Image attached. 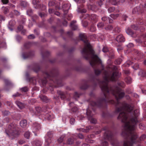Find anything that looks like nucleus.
Listing matches in <instances>:
<instances>
[{
    "label": "nucleus",
    "mask_w": 146,
    "mask_h": 146,
    "mask_svg": "<svg viewBox=\"0 0 146 146\" xmlns=\"http://www.w3.org/2000/svg\"><path fill=\"white\" fill-rule=\"evenodd\" d=\"M137 58L139 60L141 58H143L144 56L143 53L141 52H138L137 54Z\"/></svg>",
    "instance_id": "b1692460"
},
{
    "label": "nucleus",
    "mask_w": 146,
    "mask_h": 146,
    "mask_svg": "<svg viewBox=\"0 0 146 146\" xmlns=\"http://www.w3.org/2000/svg\"><path fill=\"white\" fill-rule=\"evenodd\" d=\"M117 2L116 1V0H112L111 3L112 5H115L117 4Z\"/></svg>",
    "instance_id": "338daca9"
},
{
    "label": "nucleus",
    "mask_w": 146,
    "mask_h": 146,
    "mask_svg": "<svg viewBox=\"0 0 146 146\" xmlns=\"http://www.w3.org/2000/svg\"><path fill=\"white\" fill-rule=\"evenodd\" d=\"M77 130H80V131H82L84 132H85V133H87L88 132V130H86L85 129H77Z\"/></svg>",
    "instance_id": "052dcab7"
},
{
    "label": "nucleus",
    "mask_w": 146,
    "mask_h": 146,
    "mask_svg": "<svg viewBox=\"0 0 146 146\" xmlns=\"http://www.w3.org/2000/svg\"><path fill=\"white\" fill-rule=\"evenodd\" d=\"M76 23V21H72L70 23V26L71 27L72 29L73 30H76L78 28V27L77 25L75 24Z\"/></svg>",
    "instance_id": "2eb2a0df"
},
{
    "label": "nucleus",
    "mask_w": 146,
    "mask_h": 146,
    "mask_svg": "<svg viewBox=\"0 0 146 146\" xmlns=\"http://www.w3.org/2000/svg\"><path fill=\"white\" fill-rule=\"evenodd\" d=\"M146 138V135L145 134H143L140 137L141 141L143 140Z\"/></svg>",
    "instance_id": "09e8293b"
},
{
    "label": "nucleus",
    "mask_w": 146,
    "mask_h": 146,
    "mask_svg": "<svg viewBox=\"0 0 146 146\" xmlns=\"http://www.w3.org/2000/svg\"><path fill=\"white\" fill-rule=\"evenodd\" d=\"M116 40L119 42H124L125 40L122 35H119L116 37Z\"/></svg>",
    "instance_id": "9b49d317"
},
{
    "label": "nucleus",
    "mask_w": 146,
    "mask_h": 146,
    "mask_svg": "<svg viewBox=\"0 0 146 146\" xmlns=\"http://www.w3.org/2000/svg\"><path fill=\"white\" fill-rule=\"evenodd\" d=\"M35 109L36 111V112H37V113H40L42 111V109L40 107H36Z\"/></svg>",
    "instance_id": "58836bf2"
},
{
    "label": "nucleus",
    "mask_w": 146,
    "mask_h": 146,
    "mask_svg": "<svg viewBox=\"0 0 146 146\" xmlns=\"http://www.w3.org/2000/svg\"><path fill=\"white\" fill-rule=\"evenodd\" d=\"M12 13H14L15 15L16 16L19 15L20 14V13L19 12L16 10H14L13 12H12L10 14V15H11V14Z\"/></svg>",
    "instance_id": "a19ab883"
},
{
    "label": "nucleus",
    "mask_w": 146,
    "mask_h": 146,
    "mask_svg": "<svg viewBox=\"0 0 146 146\" xmlns=\"http://www.w3.org/2000/svg\"><path fill=\"white\" fill-rule=\"evenodd\" d=\"M74 142V139L72 138H69L68 139L67 143L68 144H72Z\"/></svg>",
    "instance_id": "c85d7f7f"
},
{
    "label": "nucleus",
    "mask_w": 146,
    "mask_h": 146,
    "mask_svg": "<svg viewBox=\"0 0 146 146\" xmlns=\"http://www.w3.org/2000/svg\"><path fill=\"white\" fill-rule=\"evenodd\" d=\"M2 9L4 14H6L9 12V9L8 8L5 7H3Z\"/></svg>",
    "instance_id": "f704fd0d"
},
{
    "label": "nucleus",
    "mask_w": 146,
    "mask_h": 146,
    "mask_svg": "<svg viewBox=\"0 0 146 146\" xmlns=\"http://www.w3.org/2000/svg\"><path fill=\"white\" fill-rule=\"evenodd\" d=\"M70 6L68 4H64L62 6V8L64 10L67 12L70 8Z\"/></svg>",
    "instance_id": "412c9836"
},
{
    "label": "nucleus",
    "mask_w": 146,
    "mask_h": 146,
    "mask_svg": "<svg viewBox=\"0 0 146 146\" xmlns=\"http://www.w3.org/2000/svg\"><path fill=\"white\" fill-rule=\"evenodd\" d=\"M114 31L115 33H119L121 31L120 29L118 27H116L114 30Z\"/></svg>",
    "instance_id": "4c0bfd02"
},
{
    "label": "nucleus",
    "mask_w": 146,
    "mask_h": 146,
    "mask_svg": "<svg viewBox=\"0 0 146 146\" xmlns=\"http://www.w3.org/2000/svg\"><path fill=\"white\" fill-rule=\"evenodd\" d=\"M71 110L73 112H76L78 111V109L76 107L74 106L72 108Z\"/></svg>",
    "instance_id": "a18cd8bd"
},
{
    "label": "nucleus",
    "mask_w": 146,
    "mask_h": 146,
    "mask_svg": "<svg viewBox=\"0 0 146 146\" xmlns=\"http://www.w3.org/2000/svg\"><path fill=\"white\" fill-rule=\"evenodd\" d=\"M33 129L35 131H37L40 129V124L37 123H35L33 125Z\"/></svg>",
    "instance_id": "4468645a"
},
{
    "label": "nucleus",
    "mask_w": 146,
    "mask_h": 146,
    "mask_svg": "<svg viewBox=\"0 0 146 146\" xmlns=\"http://www.w3.org/2000/svg\"><path fill=\"white\" fill-rule=\"evenodd\" d=\"M126 33L129 35H132L133 32L129 28H128L126 31Z\"/></svg>",
    "instance_id": "72a5a7b5"
},
{
    "label": "nucleus",
    "mask_w": 146,
    "mask_h": 146,
    "mask_svg": "<svg viewBox=\"0 0 146 146\" xmlns=\"http://www.w3.org/2000/svg\"><path fill=\"white\" fill-rule=\"evenodd\" d=\"M102 20L104 21H108V20L109 21V23H111L113 22V20L109 18H107V17L104 16L103 17H102Z\"/></svg>",
    "instance_id": "4be33fe9"
},
{
    "label": "nucleus",
    "mask_w": 146,
    "mask_h": 146,
    "mask_svg": "<svg viewBox=\"0 0 146 146\" xmlns=\"http://www.w3.org/2000/svg\"><path fill=\"white\" fill-rule=\"evenodd\" d=\"M114 8L113 7H110L108 9V12L110 13L114 11Z\"/></svg>",
    "instance_id": "13d9d810"
},
{
    "label": "nucleus",
    "mask_w": 146,
    "mask_h": 146,
    "mask_svg": "<svg viewBox=\"0 0 146 146\" xmlns=\"http://www.w3.org/2000/svg\"><path fill=\"white\" fill-rule=\"evenodd\" d=\"M41 100L43 102H47L48 101V99L47 98V97L43 95H40L39 96Z\"/></svg>",
    "instance_id": "a211bd4d"
},
{
    "label": "nucleus",
    "mask_w": 146,
    "mask_h": 146,
    "mask_svg": "<svg viewBox=\"0 0 146 146\" xmlns=\"http://www.w3.org/2000/svg\"><path fill=\"white\" fill-rule=\"evenodd\" d=\"M108 51V49L106 47H103V48L102 49V51L104 52H107Z\"/></svg>",
    "instance_id": "e2e57ef3"
},
{
    "label": "nucleus",
    "mask_w": 146,
    "mask_h": 146,
    "mask_svg": "<svg viewBox=\"0 0 146 146\" xmlns=\"http://www.w3.org/2000/svg\"><path fill=\"white\" fill-rule=\"evenodd\" d=\"M9 24L10 26H13L15 24V21L14 20L11 21L9 22Z\"/></svg>",
    "instance_id": "603ef678"
},
{
    "label": "nucleus",
    "mask_w": 146,
    "mask_h": 146,
    "mask_svg": "<svg viewBox=\"0 0 146 146\" xmlns=\"http://www.w3.org/2000/svg\"><path fill=\"white\" fill-rule=\"evenodd\" d=\"M7 104L8 106L9 107L12 108L13 107V105L12 103L10 102H7Z\"/></svg>",
    "instance_id": "49530a36"
},
{
    "label": "nucleus",
    "mask_w": 146,
    "mask_h": 146,
    "mask_svg": "<svg viewBox=\"0 0 146 146\" xmlns=\"http://www.w3.org/2000/svg\"><path fill=\"white\" fill-rule=\"evenodd\" d=\"M55 72V69H54L50 71L49 72H44V74L46 78H49L51 76H53Z\"/></svg>",
    "instance_id": "6e6552de"
},
{
    "label": "nucleus",
    "mask_w": 146,
    "mask_h": 146,
    "mask_svg": "<svg viewBox=\"0 0 146 146\" xmlns=\"http://www.w3.org/2000/svg\"><path fill=\"white\" fill-rule=\"evenodd\" d=\"M103 130L104 131L103 136V139L111 141V144L113 146H119L116 141L113 138V135L111 132L109 131L107 127H105L103 128ZM132 143H129L128 140H124L123 146H132Z\"/></svg>",
    "instance_id": "20e7f679"
},
{
    "label": "nucleus",
    "mask_w": 146,
    "mask_h": 146,
    "mask_svg": "<svg viewBox=\"0 0 146 146\" xmlns=\"http://www.w3.org/2000/svg\"><path fill=\"white\" fill-rule=\"evenodd\" d=\"M140 10V8L139 7H137L135 8L133 10L132 12L133 13L135 14V13H139V11Z\"/></svg>",
    "instance_id": "393cba45"
},
{
    "label": "nucleus",
    "mask_w": 146,
    "mask_h": 146,
    "mask_svg": "<svg viewBox=\"0 0 146 146\" xmlns=\"http://www.w3.org/2000/svg\"><path fill=\"white\" fill-rule=\"evenodd\" d=\"M39 0H33V3L34 5L38 4V3H39Z\"/></svg>",
    "instance_id": "4d7b16f0"
},
{
    "label": "nucleus",
    "mask_w": 146,
    "mask_h": 146,
    "mask_svg": "<svg viewBox=\"0 0 146 146\" xmlns=\"http://www.w3.org/2000/svg\"><path fill=\"white\" fill-rule=\"evenodd\" d=\"M20 126L23 128L26 127L27 125V121L26 120L21 121L20 122Z\"/></svg>",
    "instance_id": "f3484780"
},
{
    "label": "nucleus",
    "mask_w": 146,
    "mask_h": 146,
    "mask_svg": "<svg viewBox=\"0 0 146 146\" xmlns=\"http://www.w3.org/2000/svg\"><path fill=\"white\" fill-rule=\"evenodd\" d=\"M80 95L77 92H75L74 95V98L76 99V98H79Z\"/></svg>",
    "instance_id": "c03bdc74"
},
{
    "label": "nucleus",
    "mask_w": 146,
    "mask_h": 146,
    "mask_svg": "<svg viewBox=\"0 0 146 146\" xmlns=\"http://www.w3.org/2000/svg\"><path fill=\"white\" fill-rule=\"evenodd\" d=\"M81 40L83 41L85 44V47L83 48L82 53L84 57L87 60H89L90 65L94 68L98 67V66H100L101 70L98 68L94 69L95 74L98 75L104 69V66L102 61L98 56L94 54V52L92 49L88 40L86 39V36L84 34H80L79 35Z\"/></svg>",
    "instance_id": "7ed1b4c3"
},
{
    "label": "nucleus",
    "mask_w": 146,
    "mask_h": 146,
    "mask_svg": "<svg viewBox=\"0 0 146 146\" xmlns=\"http://www.w3.org/2000/svg\"><path fill=\"white\" fill-rule=\"evenodd\" d=\"M112 29V27L111 25H108L105 28V29L107 30H111Z\"/></svg>",
    "instance_id": "3c124183"
},
{
    "label": "nucleus",
    "mask_w": 146,
    "mask_h": 146,
    "mask_svg": "<svg viewBox=\"0 0 146 146\" xmlns=\"http://www.w3.org/2000/svg\"><path fill=\"white\" fill-rule=\"evenodd\" d=\"M23 26L22 25H19L18 27V30L19 31H20L23 30Z\"/></svg>",
    "instance_id": "bf43d9fd"
},
{
    "label": "nucleus",
    "mask_w": 146,
    "mask_h": 146,
    "mask_svg": "<svg viewBox=\"0 0 146 146\" xmlns=\"http://www.w3.org/2000/svg\"><path fill=\"white\" fill-rule=\"evenodd\" d=\"M33 144L35 146H41L42 145V143L39 140H36L34 141Z\"/></svg>",
    "instance_id": "5701e85b"
},
{
    "label": "nucleus",
    "mask_w": 146,
    "mask_h": 146,
    "mask_svg": "<svg viewBox=\"0 0 146 146\" xmlns=\"http://www.w3.org/2000/svg\"><path fill=\"white\" fill-rule=\"evenodd\" d=\"M32 11L31 9H29L27 11V14L29 15H30L32 13Z\"/></svg>",
    "instance_id": "5fc2aeb1"
},
{
    "label": "nucleus",
    "mask_w": 146,
    "mask_h": 146,
    "mask_svg": "<svg viewBox=\"0 0 146 146\" xmlns=\"http://www.w3.org/2000/svg\"><path fill=\"white\" fill-rule=\"evenodd\" d=\"M44 118L48 120H50L53 118L54 116L50 113H46L44 115Z\"/></svg>",
    "instance_id": "f8f14e48"
},
{
    "label": "nucleus",
    "mask_w": 146,
    "mask_h": 146,
    "mask_svg": "<svg viewBox=\"0 0 146 146\" xmlns=\"http://www.w3.org/2000/svg\"><path fill=\"white\" fill-rule=\"evenodd\" d=\"M139 68V65L137 64H136L134 66H133V68L135 70Z\"/></svg>",
    "instance_id": "69168bd1"
},
{
    "label": "nucleus",
    "mask_w": 146,
    "mask_h": 146,
    "mask_svg": "<svg viewBox=\"0 0 146 146\" xmlns=\"http://www.w3.org/2000/svg\"><path fill=\"white\" fill-rule=\"evenodd\" d=\"M83 7V5H82L81 7H78L77 11L78 12L81 13H85L86 11V10L85 9H82Z\"/></svg>",
    "instance_id": "6ab92c4d"
},
{
    "label": "nucleus",
    "mask_w": 146,
    "mask_h": 146,
    "mask_svg": "<svg viewBox=\"0 0 146 146\" xmlns=\"http://www.w3.org/2000/svg\"><path fill=\"white\" fill-rule=\"evenodd\" d=\"M30 135V133L29 131L26 132L24 134V137L27 139H28L29 138Z\"/></svg>",
    "instance_id": "cd10ccee"
},
{
    "label": "nucleus",
    "mask_w": 146,
    "mask_h": 146,
    "mask_svg": "<svg viewBox=\"0 0 146 146\" xmlns=\"http://www.w3.org/2000/svg\"><path fill=\"white\" fill-rule=\"evenodd\" d=\"M47 136L48 137V138L45 140V144L46 146H48L51 143V138L53 136V132L52 131H49L48 132Z\"/></svg>",
    "instance_id": "0eeeda50"
},
{
    "label": "nucleus",
    "mask_w": 146,
    "mask_h": 146,
    "mask_svg": "<svg viewBox=\"0 0 146 146\" xmlns=\"http://www.w3.org/2000/svg\"><path fill=\"white\" fill-rule=\"evenodd\" d=\"M55 4V1H50L48 3V6L51 7L54 5Z\"/></svg>",
    "instance_id": "2f4dec72"
},
{
    "label": "nucleus",
    "mask_w": 146,
    "mask_h": 146,
    "mask_svg": "<svg viewBox=\"0 0 146 146\" xmlns=\"http://www.w3.org/2000/svg\"><path fill=\"white\" fill-rule=\"evenodd\" d=\"M21 6L23 7H25L27 6V3L25 1H22L21 3Z\"/></svg>",
    "instance_id": "8fccbe9b"
},
{
    "label": "nucleus",
    "mask_w": 146,
    "mask_h": 146,
    "mask_svg": "<svg viewBox=\"0 0 146 146\" xmlns=\"http://www.w3.org/2000/svg\"><path fill=\"white\" fill-rule=\"evenodd\" d=\"M86 114L88 117V119L90 120V122L93 123H96V120L92 117L93 114H92L91 110L89 109L86 110Z\"/></svg>",
    "instance_id": "423d86ee"
},
{
    "label": "nucleus",
    "mask_w": 146,
    "mask_h": 146,
    "mask_svg": "<svg viewBox=\"0 0 146 146\" xmlns=\"http://www.w3.org/2000/svg\"><path fill=\"white\" fill-rule=\"evenodd\" d=\"M20 90L22 92H26L28 91V88H27V87L25 86L21 88L20 89Z\"/></svg>",
    "instance_id": "473e14b6"
},
{
    "label": "nucleus",
    "mask_w": 146,
    "mask_h": 146,
    "mask_svg": "<svg viewBox=\"0 0 146 146\" xmlns=\"http://www.w3.org/2000/svg\"><path fill=\"white\" fill-rule=\"evenodd\" d=\"M88 87V86L86 84H85L81 85L80 87V88L82 90H85Z\"/></svg>",
    "instance_id": "7c9ffc66"
},
{
    "label": "nucleus",
    "mask_w": 146,
    "mask_h": 146,
    "mask_svg": "<svg viewBox=\"0 0 146 146\" xmlns=\"http://www.w3.org/2000/svg\"><path fill=\"white\" fill-rule=\"evenodd\" d=\"M28 38L29 39H33L35 38V36L33 34L30 35L28 36Z\"/></svg>",
    "instance_id": "6e6d98bb"
},
{
    "label": "nucleus",
    "mask_w": 146,
    "mask_h": 146,
    "mask_svg": "<svg viewBox=\"0 0 146 146\" xmlns=\"http://www.w3.org/2000/svg\"><path fill=\"white\" fill-rule=\"evenodd\" d=\"M5 133L9 137H15L19 134V129L17 125L15 123H11L5 130Z\"/></svg>",
    "instance_id": "39448f33"
},
{
    "label": "nucleus",
    "mask_w": 146,
    "mask_h": 146,
    "mask_svg": "<svg viewBox=\"0 0 146 146\" xmlns=\"http://www.w3.org/2000/svg\"><path fill=\"white\" fill-rule=\"evenodd\" d=\"M1 1L3 4H7L9 3V0H1Z\"/></svg>",
    "instance_id": "0e129e2a"
},
{
    "label": "nucleus",
    "mask_w": 146,
    "mask_h": 146,
    "mask_svg": "<svg viewBox=\"0 0 146 146\" xmlns=\"http://www.w3.org/2000/svg\"><path fill=\"white\" fill-rule=\"evenodd\" d=\"M59 96L62 100L65 99L66 97V93L61 91H58L57 92Z\"/></svg>",
    "instance_id": "9d476101"
},
{
    "label": "nucleus",
    "mask_w": 146,
    "mask_h": 146,
    "mask_svg": "<svg viewBox=\"0 0 146 146\" xmlns=\"http://www.w3.org/2000/svg\"><path fill=\"white\" fill-rule=\"evenodd\" d=\"M133 106L124 102L121 104L119 107L117 108L116 110L117 113H119L117 117L118 119L120 120L124 123L123 130L122 135L125 138V140H128L129 143H132V145L138 142L137 136L134 131L135 129V124L137 122V117L139 115L138 110H135L133 114L134 117L131 118H128V115L125 111L129 112L131 111L133 109Z\"/></svg>",
    "instance_id": "f257e3e1"
},
{
    "label": "nucleus",
    "mask_w": 146,
    "mask_h": 146,
    "mask_svg": "<svg viewBox=\"0 0 146 146\" xmlns=\"http://www.w3.org/2000/svg\"><path fill=\"white\" fill-rule=\"evenodd\" d=\"M87 16L89 17V19L93 20L96 21L97 20L98 17L97 16L94 14H92L90 16H89V15H87Z\"/></svg>",
    "instance_id": "ddd939ff"
},
{
    "label": "nucleus",
    "mask_w": 146,
    "mask_h": 146,
    "mask_svg": "<svg viewBox=\"0 0 146 146\" xmlns=\"http://www.w3.org/2000/svg\"><path fill=\"white\" fill-rule=\"evenodd\" d=\"M64 138V136H62L60 137L58 139V142L60 143H61L63 141Z\"/></svg>",
    "instance_id": "de8ad7c7"
},
{
    "label": "nucleus",
    "mask_w": 146,
    "mask_h": 146,
    "mask_svg": "<svg viewBox=\"0 0 146 146\" xmlns=\"http://www.w3.org/2000/svg\"><path fill=\"white\" fill-rule=\"evenodd\" d=\"M104 80L100 83L101 88L104 93L103 96L99 98L96 102H91L90 105L91 106L100 107L103 104L108 102L109 100L108 95L110 92L115 96L118 102V99L122 98L124 96V92L120 88L117 87L115 90H113L108 85V82L109 80L115 81L120 74L117 71L112 73L106 71L104 72Z\"/></svg>",
    "instance_id": "f03ea898"
},
{
    "label": "nucleus",
    "mask_w": 146,
    "mask_h": 146,
    "mask_svg": "<svg viewBox=\"0 0 146 146\" xmlns=\"http://www.w3.org/2000/svg\"><path fill=\"white\" fill-rule=\"evenodd\" d=\"M4 81L5 84L7 85H9L11 84V82L7 79H5Z\"/></svg>",
    "instance_id": "79ce46f5"
},
{
    "label": "nucleus",
    "mask_w": 146,
    "mask_h": 146,
    "mask_svg": "<svg viewBox=\"0 0 146 146\" xmlns=\"http://www.w3.org/2000/svg\"><path fill=\"white\" fill-rule=\"evenodd\" d=\"M119 15L118 14L115 15L112 14L110 15V17L113 19H115L118 17Z\"/></svg>",
    "instance_id": "e433bc0d"
},
{
    "label": "nucleus",
    "mask_w": 146,
    "mask_h": 146,
    "mask_svg": "<svg viewBox=\"0 0 146 146\" xmlns=\"http://www.w3.org/2000/svg\"><path fill=\"white\" fill-rule=\"evenodd\" d=\"M97 26L98 28H102L104 26V24L103 23H100L97 24Z\"/></svg>",
    "instance_id": "37998d69"
},
{
    "label": "nucleus",
    "mask_w": 146,
    "mask_h": 146,
    "mask_svg": "<svg viewBox=\"0 0 146 146\" xmlns=\"http://www.w3.org/2000/svg\"><path fill=\"white\" fill-rule=\"evenodd\" d=\"M105 0H100L98 3V5L100 6H101L103 4V1H104Z\"/></svg>",
    "instance_id": "864d4df0"
},
{
    "label": "nucleus",
    "mask_w": 146,
    "mask_h": 146,
    "mask_svg": "<svg viewBox=\"0 0 146 146\" xmlns=\"http://www.w3.org/2000/svg\"><path fill=\"white\" fill-rule=\"evenodd\" d=\"M35 54L34 52L31 51L28 53H24L22 54V57L24 59L33 56Z\"/></svg>",
    "instance_id": "1a4fd4ad"
},
{
    "label": "nucleus",
    "mask_w": 146,
    "mask_h": 146,
    "mask_svg": "<svg viewBox=\"0 0 146 146\" xmlns=\"http://www.w3.org/2000/svg\"><path fill=\"white\" fill-rule=\"evenodd\" d=\"M16 103L18 106L21 109H23L24 107V104L20 102L16 101Z\"/></svg>",
    "instance_id": "aec40b11"
},
{
    "label": "nucleus",
    "mask_w": 146,
    "mask_h": 146,
    "mask_svg": "<svg viewBox=\"0 0 146 146\" xmlns=\"http://www.w3.org/2000/svg\"><path fill=\"white\" fill-rule=\"evenodd\" d=\"M50 54V52L48 51H46L41 52V55L43 57L47 56Z\"/></svg>",
    "instance_id": "a878e982"
},
{
    "label": "nucleus",
    "mask_w": 146,
    "mask_h": 146,
    "mask_svg": "<svg viewBox=\"0 0 146 146\" xmlns=\"http://www.w3.org/2000/svg\"><path fill=\"white\" fill-rule=\"evenodd\" d=\"M75 122V119L74 118H72L70 119V122L71 124L73 125Z\"/></svg>",
    "instance_id": "680f3d73"
},
{
    "label": "nucleus",
    "mask_w": 146,
    "mask_h": 146,
    "mask_svg": "<svg viewBox=\"0 0 146 146\" xmlns=\"http://www.w3.org/2000/svg\"><path fill=\"white\" fill-rule=\"evenodd\" d=\"M53 82L55 84L58 85V86H62V82L60 79L58 78L56 79L55 81H53Z\"/></svg>",
    "instance_id": "dca6fc26"
},
{
    "label": "nucleus",
    "mask_w": 146,
    "mask_h": 146,
    "mask_svg": "<svg viewBox=\"0 0 146 146\" xmlns=\"http://www.w3.org/2000/svg\"><path fill=\"white\" fill-rule=\"evenodd\" d=\"M2 114L4 116H6L10 114V112L8 111L4 110L2 111Z\"/></svg>",
    "instance_id": "c756f323"
},
{
    "label": "nucleus",
    "mask_w": 146,
    "mask_h": 146,
    "mask_svg": "<svg viewBox=\"0 0 146 146\" xmlns=\"http://www.w3.org/2000/svg\"><path fill=\"white\" fill-rule=\"evenodd\" d=\"M101 144L102 146H108L109 145L108 142L106 141H102Z\"/></svg>",
    "instance_id": "c9c22d12"
},
{
    "label": "nucleus",
    "mask_w": 146,
    "mask_h": 146,
    "mask_svg": "<svg viewBox=\"0 0 146 146\" xmlns=\"http://www.w3.org/2000/svg\"><path fill=\"white\" fill-rule=\"evenodd\" d=\"M78 137L80 139H82L84 138V137L83 135L81 134H79L78 135Z\"/></svg>",
    "instance_id": "774afa93"
},
{
    "label": "nucleus",
    "mask_w": 146,
    "mask_h": 146,
    "mask_svg": "<svg viewBox=\"0 0 146 146\" xmlns=\"http://www.w3.org/2000/svg\"><path fill=\"white\" fill-rule=\"evenodd\" d=\"M118 85L122 87H124L125 86V84L124 82H118Z\"/></svg>",
    "instance_id": "ea45409f"
},
{
    "label": "nucleus",
    "mask_w": 146,
    "mask_h": 146,
    "mask_svg": "<svg viewBox=\"0 0 146 146\" xmlns=\"http://www.w3.org/2000/svg\"><path fill=\"white\" fill-rule=\"evenodd\" d=\"M125 82L128 84L131 83V78L129 77H127L125 79Z\"/></svg>",
    "instance_id": "bb28decb"
}]
</instances>
